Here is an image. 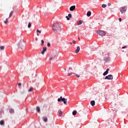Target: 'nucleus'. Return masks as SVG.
Instances as JSON below:
<instances>
[{
	"instance_id": "nucleus-1",
	"label": "nucleus",
	"mask_w": 128,
	"mask_h": 128,
	"mask_svg": "<svg viewBox=\"0 0 128 128\" xmlns=\"http://www.w3.org/2000/svg\"><path fill=\"white\" fill-rule=\"evenodd\" d=\"M52 30L55 34H58L62 32V28L60 26V23L56 21H54L52 26Z\"/></svg>"
},
{
	"instance_id": "nucleus-2",
	"label": "nucleus",
	"mask_w": 128,
	"mask_h": 128,
	"mask_svg": "<svg viewBox=\"0 0 128 128\" xmlns=\"http://www.w3.org/2000/svg\"><path fill=\"white\" fill-rule=\"evenodd\" d=\"M63 102L64 104H68V99L64 98H62V96H61L58 99V102Z\"/></svg>"
},
{
	"instance_id": "nucleus-3",
	"label": "nucleus",
	"mask_w": 128,
	"mask_h": 128,
	"mask_svg": "<svg viewBox=\"0 0 128 128\" xmlns=\"http://www.w3.org/2000/svg\"><path fill=\"white\" fill-rule=\"evenodd\" d=\"M58 56V52L54 51L52 56L49 59V60H56V56Z\"/></svg>"
},
{
	"instance_id": "nucleus-4",
	"label": "nucleus",
	"mask_w": 128,
	"mask_h": 128,
	"mask_svg": "<svg viewBox=\"0 0 128 128\" xmlns=\"http://www.w3.org/2000/svg\"><path fill=\"white\" fill-rule=\"evenodd\" d=\"M96 34H98L100 36H106V32L102 30H97Z\"/></svg>"
},
{
	"instance_id": "nucleus-5",
	"label": "nucleus",
	"mask_w": 128,
	"mask_h": 128,
	"mask_svg": "<svg viewBox=\"0 0 128 128\" xmlns=\"http://www.w3.org/2000/svg\"><path fill=\"white\" fill-rule=\"evenodd\" d=\"M24 43L23 40H20L18 45V48H20V50H23L24 48Z\"/></svg>"
},
{
	"instance_id": "nucleus-6",
	"label": "nucleus",
	"mask_w": 128,
	"mask_h": 128,
	"mask_svg": "<svg viewBox=\"0 0 128 128\" xmlns=\"http://www.w3.org/2000/svg\"><path fill=\"white\" fill-rule=\"evenodd\" d=\"M120 12L122 14H126V7L122 6L120 8Z\"/></svg>"
},
{
	"instance_id": "nucleus-7",
	"label": "nucleus",
	"mask_w": 128,
	"mask_h": 128,
	"mask_svg": "<svg viewBox=\"0 0 128 128\" xmlns=\"http://www.w3.org/2000/svg\"><path fill=\"white\" fill-rule=\"evenodd\" d=\"M114 78V76H112V74H109L107 76H106L104 80H112Z\"/></svg>"
},
{
	"instance_id": "nucleus-8",
	"label": "nucleus",
	"mask_w": 128,
	"mask_h": 128,
	"mask_svg": "<svg viewBox=\"0 0 128 128\" xmlns=\"http://www.w3.org/2000/svg\"><path fill=\"white\" fill-rule=\"evenodd\" d=\"M76 10V6H72L70 8V12H74Z\"/></svg>"
},
{
	"instance_id": "nucleus-9",
	"label": "nucleus",
	"mask_w": 128,
	"mask_h": 128,
	"mask_svg": "<svg viewBox=\"0 0 128 128\" xmlns=\"http://www.w3.org/2000/svg\"><path fill=\"white\" fill-rule=\"evenodd\" d=\"M80 50V46H77L76 49V54H78Z\"/></svg>"
},
{
	"instance_id": "nucleus-10",
	"label": "nucleus",
	"mask_w": 128,
	"mask_h": 128,
	"mask_svg": "<svg viewBox=\"0 0 128 128\" xmlns=\"http://www.w3.org/2000/svg\"><path fill=\"white\" fill-rule=\"evenodd\" d=\"M110 70L109 68H107L106 70V72H104L103 73V76H106V74H108V71Z\"/></svg>"
},
{
	"instance_id": "nucleus-11",
	"label": "nucleus",
	"mask_w": 128,
	"mask_h": 128,
	"mask_svg": "<svg viewBox=\"0 0 128 128\" xmlns=\"http://www.w3.org/2000/svg\"><path fill=\"white\" fill-rule=\"evenodd\" d=\"M46 51V47L43 48L41 52L42 54H44V52Z\"/></svg>"
},
{
	"instance_id": "nucleus-12",
	"label": "nucleus",
	"mask_w": 128,
	"mask_h": 128,
	"mask_svg": "<svg viewBox=\"0 0 128 128\" xmlns=\"http://www.w3.org/2000/svg\"><path fill=\"white\" fill-rule=\"evenodd\" d=\"M82 22H84V21L82 20H80L78 22H77V26H80V24H82Z\"/></svg>"
},
{
	"instance_id": "nucleus-13",
	"label": "nucleus",
	"mask_w": 128,
	"mask_h": 128,
	"mask_svg": "<svg viewBox=\"0 0 128 128\" xmlns=\"http://www.w3.org/2000/svg\"><path fill=\"white\" fill-rule=\"evenodd\" d=\"M90 104L92 106H94L96 104V102L94 100H92L90 102Z\"/></svg>"
},
{
	"instance_id": "nucleus-14",
	"label": "nucleus",
	"mask_w": 128,
	"mask_h": 128,
	"mask_svg": "<svg viewBox=\"0 0 128 128\" xmlns=\"http://www.w3.org/2000/svg\"><path fill=\"white\" fill-rule=\"evenodd\" d=\"M42 120L45 122H48V118H46V116H44L42 117Z\"/></svg>"
},
{
	"instance_id": "nucleus-15",
	"label": "nucleus",
	"mask_w": 128,
	"mask_h": 128,
	"mask_svg": "<svg viewBox=\"0 0 128 128\" xmlns=\"http://www.w3.org/2000/svg\"><path fill=\"white\" fill-rule=\"evenodd\" d=\"M58 116H62V112L60 110H58Z\"/></svg>"
},
{
	"instance_id": "nucleus-16",
	"label": "nucleus",
	"mask_w": 128,
	"mask_h": 128,
	"mask_svg": "<svg viewBox=\"0 0 128 128\" xmlns=\"http://www.w3.org/2000/svg\"><path fill=\"white\" fill-rule=\"evenodd\" d=\"M87 16H92V12L90 11H88L86 14Z\"/></svg>"
},
{
	"instance_id": "nucleus-17",
	"label": "nucleus",
	"mask_w": 128,
	"mask_h": 128,
	"mask_svg": "<svg viewBox=\"0 0 128 128\" xmlns=\"http://www.w3.org/2000/svg\"><path fill=\"white\" fill-rule=\"evenodd\" d=\"M36 110H37L38 112H40V106L36 107Z\"/></svg>"
},
{
	"instance_id": "nucleus-18",
	"label": "nucleus",
	"mask_w": 128,
	"mask_h": 128,
	"mask_svg": "<svg viewBox=\"0 0 128 128\" xmlns=\"http://www.w3.org/2000/svg\"><path fill=\"white\" fill-rule=\"evenodd\" d=\"M9 112H10V114H14V110H12V108L10 109L9 110Z\"/></svg>"
},
{
	"instance_id": "nucleus-19",
	"label": "nucleus",
	"mask_w": 128,
	"mask_h": 128,
	"mask_svg": "<svg viewBox=\"0 0 128 128\" xmlns=\"http://www.w3.org/2000/svg\"><path fill=\"white\" fill-rule=\"evenodd\" d=\"M102 8H106V4H102Z\"/></svg>"
},
{
	"instance_id": "nucleus-20",
	"label": "nucleus",
	"mask_w": 128,
	"mask_h": 128,
	"mask_svg": "<svg viewBox=\"0 0 128 128\" xmlns=\"http://www.w3.org/2000/svg\"><path fill=\"white\" fill-rule=\"evenodd\" d=\"M76 110H74L73 112H72V114L73 116H76Z\"/></svg>"
},
{
	"instance_id": "nucleus-21",
	"label": "nucleus",
	"mask_w": 128,
	"mask_h": 128,
	"mask_svg": "<svg viewBox=\"0 0 128 128\" xmlns=\"http://www.w3.org/2000/svg\"><path fill=\"white\" fill-rule=\"evenodd\" d=\"M4 124V120H1L0 121V124L1 126H2V124Z\"/></svg>"
},
{
	"instance_id": "nucleus-22",
	"label": "nucleus",
	"mask_w": 128,
	"mask_h": 128,
	"mask_svg": "<svg viewBox=\"0 0 128 128\" xmlns=\"http://www.w3.org/2000/svg\"><path fill=\"white\" fill-rule=\"evenodd\" d=\"M12 16V11H11L10 14L8 18H10Z\"/></svg>"
},
{
	"instance_id": "nucleus-23",
	"label": "nucleus",
	"mask_w": 128,
	"mask_h": 128,
	"mask_svg": "<svg viewBox=\"0 0 128 128\" xmlns=\"http://www.w3.org/2000/svg\"><path fill=\"white\" fill-rule=\"evenodd\" d=\"M31 26H32V24H30V22H29V23L28 24V28H30Z\"/></svg>"
},
{
	"instance_id": "nucleus-24",
	"label": "nucleus",
	"mask_w": 128,
	"mask_h": 128,
	"mask_svg": "<svg viewBox=\"0 0 128 128\" xmlns=\"http://www.w3.org/2000/svg\"><path fill=\"white\" fill-rule=\"evenodd\" d=\"M0 50H4V46H0Z\"/></svg>"
},
{
	"instance_id": "nucleus-25",
	"label": "nucleus",
	"mask_w": 128,
	"mask_h": 128,
	"mask_svg": "<svg viewBox=\"0 0 128 128\" xmlns=\"http://www.w3.org/2000/svg\"><path fill=\"white\" fill-rule=\"evenodd\" d=\"M41 46H44V40H41Z\"/></svg>"
},
{
	"instance_id": "nucleus-26",
	"label": "nucleus",
	"mask_w": 128,
	"mask_h": 128,
	"mask_svg": "<svg viewBox=\"0 0 128 128\" xmlns=\"http://www.w3.org/2000/svg\"><path fill=\"white\" fill-rule=\"evenodd\" d=\"M72 74H74V73H72V72L70 73V72H68V76H72Z\"/></svg>"
},
{
	"instance_id": "nucleus-27",
	"label": "nucleus",
	"mask_w": 128,
	"mask_h": 128,
	"mask_svg": "<svg viewBox=\"0 0 128 128\" xmlns=\"http://www.w3.org/2000/svg\"><path fill=\"white\" fill-rule=\"evenodd\" d=\"M8 18H6V20L5 21H4V24H8Z\"/></svg>"
},
{
	"instance_id": "nucleus-28",
	"label": "nucleus",
	"mask_w": 128,
	"mask_h": 128,
	"mask_svg": "<svg viewBox=\"0 0 128 128\" xmlns=\"http://www.w3.org/2000/svg\"><path fill=\"white\" fill-rule=\"evenodd\" d=\"M66 18L67 20H70V18L68 17V16H66Z\"/></svg>"
},
{
	"instance_id": "nucleus-29",
	"label": "nucleus",
	"mask_w": 128,
	"mask_h": 128,
	"mask_svg": "<svg viewBox=\"0 0 128 128\" xmlns=\"http://www.w3.org/2000/svg\"><path fill=\"white\" fill-rule=\"evenodd\" d=\"M32 88H30V89L28 90V92H32Z\"/></svg>"
},
{
	"instance_id": "nucleus-30",
	"label": "nucleus",
	"mask_w": 128,
	"mask_h": 128,
	"mask_svg": "<svg viewBox=\"0 0 128 128\" xmlns=\"http://www.w3.org/2000/svg\"><path fill=\"white\" fill-rule=\"evenodd\" d=\"M36 32H39V34H40V32H42V31L41 30H36Z\"/></svg>"
},
{
	"instance_id": "nucleus-31",
	"label": "nucleus",
	"mask_w": 128,
	"mask_h": 128,
	"mask_svg": "<svg viewBox=\"0 0 128 128\" xmlns=\"http://www.w3.org/2000/svg\"><path fill=\"white\" fill-rule=\"evenodd\" d=\"M68 16L70 18H72V14H68Z\"/></svg>"
},
{
	"instance_id": "nucleus-32",
	"label": "nucleus",
	"mask_w": 128,
	"mask_h": 128,
	"mask_svg": "<svg viewBox=\"0 0 128 128\" xmlns=\"http://www.w3.org/2000/svg\"><path fill=\"white\" fill-rule=\"evenodd\" d=\"M47 46H48V47L50 46V42H48V43L47 44Z\"/></svg>"
},
{
	"instance_id": "nucleus-33",
	"label": "nucleus",
	"mask_w": 128,
	"mask_h": 128,
	"mask_svg": "<svg viewBox=\"0 0 128 128\" xmlns=\"http://www.w3.org/2000/svg\"><path fill=\"white\" fill-rule=\"evenodd\" d=\"M127 47H128V46H122V49H124V48H126Z\"/></svg>"
},
{
	"instance_id": "nucleus-34",
	"label": "nucleus",
	"mask_w": 128,
	"mask_h": 128,
	"mask_svg": "<svg viewBox=\"0 0 128 128\" xmlns=\"http://www.w3.org/2000/svg\"><path fill=\"white\" fill-rule=\"evenodd\" d=\"M76 74V78H80V75H78V74Z\"/></svg>"
},
{
	"instance_id": "nucleus-35",
	"label": "nucleus",
	"mask_w": 128,
	"mask_h": 128,
	"mask_svg": "<svg viewBox=\"0 0 128 128\" xmlns=\"http://www.w3.org/2000/svg\"><path fill=\"white\" fill-rule=\"evenodd\" d=\"M112 6V3L109 2V3L108 4V6Z\"/></svg>"
},
{
	"instance_id": "nucleus-36",
	"label": "nucleus",
	"mask_w": 128,
	"mask_h": 128,
	"mask_svg": "<svg viewBox=\"0 0 128 128\" xmlns=\"http://www.w3.org/2000/svg\"><path fill=\"white\" fill-rule=\"evenodd\" d=\"M119 22H122V18H119L118 19Z\"/></svg>"
},
{
	"instance_id": "nucleus-37",
	"label": "nucleus",
	"mask_w": 128,
	"mask_h": 128,
	"mask_svg": "<svg viewBox=\"0 0 128 128\" xmlns=\"http://www.w3.org/2000/svg\"><path fill=\"white\" fill-rule=\"evenodd\" d=\"M72 44H76V40H73L72 41Z\"/></svg>"
},
{
	"instance_id": "nucleus-38",
	"label": "nucleus",
	"mask_w": 128,
	"mask_h": 128,
	"mask_svg": "<svg viewBox=\"0 0 128 128\" xmlns=\"http://www.w3.org/2000/svg\"><path fill=\"white\" fill-rule=\"evenodd\" d=\"M18 86H22V84L18 83Z\"/></svg>"
},
{
	"instance_id": "nucleus-39",
	"label": "nucleus",
	"mask_w": 128,
	"mask_h": 128,
	"mask_svg": "<svg viewBox=\"0 0 128 128\" xmlns=\"http://www.w3.org/2000/svg\"><path fill=\"white\" fill-rule=\"evenodd\" d=\"M68 70H72V67H70Z\"/></svg>"
},
{
	"instance_id": "nucleus-40",
	"label": "nucleus",
	"mask_w": 128,
	"mask_h": 128,
	"mask_svg": "<svg viewBox=\"0 0 128 128\" xmlns=\"http://www.w3.org/2000/svg\"><path fill=\"white\" fill-rule=\"evenodd\" d=\"M35 40H36V41H38V38H35Z\"/></svg>"
},
{
	"instance_id": "nucleus-41",
	"label": "nucleus",
	"mask_w": 128,
	"mask_h": 128,
	"mask_svg": "<svg viewBox=\"0 0 128 128\" xmlns=\"http://www.w3.org/2000/svg\"><path fill=\"white\" fill-rule=\"evenodd\" d=\"M37 36H40V34H38V33Z\"/></svg>"
},
{
	"instance_id": "nucleus-42",
	"label": "nucleus",
	"mask_w": 128,
	"mask_h": 128,
	"mask_svg": "<svg viewBox=\"0 0 128 128\" xmlns=\"http://www.w3.org/2000/svg\"><path fill=\"white\" fill-rule=\"evenodd\" d=\"M0 112L2 113V112H4L2 111V110H1L0 111Z\"/></svg>"
},
{
	"instance_id": "nucleus-43",
	"label": "nucleus",
	"mask_w": 128,
	"mask_h": 128,
	"mask_svg": "<svg viewBox=\"0 0 128 128\" xmlns=\"http://www.w3.org/2000/svg\"><path fill=\"white\" fill-rule=\"evenodd\" d=\"M78 38L79 40H80V38Z\"/></svg>"
},
{
	"instance_id": "nucleus-44",
	"label": "nucleus",
	"mask_w": 128,
	"mask_h": 128,
	"mask_svg": "<svg viewBox=\"0 0 128 128\" xmlns=\"http://www.w3.org/2000/svg\"><path fill=\"white\" fill-rule=\"evenodd\" d=\"M70 44H72V42H70Z\"/></svg>"
},
{
	"instance_id": "nucleus-45",
	"label": "nucleus",
	"mask_w": 128,
	"mask_h": 128,
	"mask_svg": "<svg viewBox=\"0 0 128 128\" xmlns=\"http://www.w3.org/2000/svg\"><path fill=\"white\" fill-rule=\"evenodd\" d=\"M66 70V69L65 68V69H64V70Z\"/></svg>"
}]
</instances>
